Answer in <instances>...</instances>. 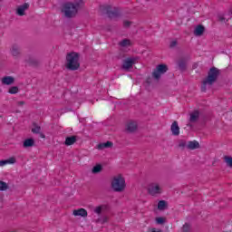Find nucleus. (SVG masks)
Returning <instances> with one entry per match:
<instances>
[{"label": "nucleus", "mask_w": 232, "mask_h": 232, "mask_svg": "<svg viewBox=\"0 0 232 232\" xmlns=\"http://www.w3.org/2000/svg\"><path fill=\"white\" fill-rule=\"evenodd\" d=\"M82 1L79 2H66L62 5V13L65 17H75L77 15V12H79V7Z\"/></svg>", "instance_id": "1"}, {"label": "nucleus", "mask_w": 232, "mask_h": 232, "mask_svg": "<svg viewBox=\"0 0 232 232\" xmlns=\"http://www.w3.org/2000/svg\"><path fill=\"white\" fill-rule=\"evenodd\" d=\"M170 46H171V48L177 46V41L173 40V41L170 43Z\"/></svg>", "instance_id": "31"}, {"label": "nucleus", "mask_w": 232, "mask_h": 232, "mask_svg": "<svg viewBox=\"0 0 232 232\" xmlns=\"http://www.w3.org/2000/svg\"><path fill=\"white\" fill-rule=\"evenodd\" d=\"M147 191L151 197H157L158 195H162V186L157 182L150 183Z\"/></svg>", "instance_id": "4"}, {"label": "nucleus", "mask_w": 232, "mask_h": 232, "mask_svg": "<svg viewBox=\"0 0 232 232\" xmlns=\"http://www.w3.org/2000/svg\"><path fill=\"white\" fill-rule=\"evenodd\" d=\"M218 77V69L217 68L210 69L208 78L204 81V85L207 86V84H209V85L213 84V82L217 81Z\"/></svg>", "instance_id": "5"}, {"label": "nucleus", "mask_w": 232, "mask_h": 232, "mask_svg": "<svg viewBox=\"0 0 232 232\" xmlns=\"http://www.w3.org/2000/svg\"><path fill=\"white\" fill-rule=\"evenodd\" d=\"M137 61H139L138 57L128 58L123 63V69L130 70V68H131V66H133V64H135Z\"/></svg>", "instance_id": "8"}, {"label": "nucleus", "mask_w": 232, "mask_h": 232, "mask_svg": "<svg viewBox=\"0 0 232 232\" xmlns=\"http://www.w3.org/2000/svg\"><path fill=\"white\" fill-rule=\"evenodd\" d=\"M170 131L172 135H175V136L180 135V127H179V123L177 121L172 122L170 127Z\"/></svg>", "instance_id": "11"}, {"label": "nucleus", "mask_w": 232, "mask_h": 232, "mask_svg": "<svg viewBox=\"0 0 232 232\" xmlns=\"http://www.w3.org/2000/svg\"><path fill=\"white\" fill-rule=\"evenodd\" d=\"M108 220H110V218H108V216H102L98 218V223L99 224H106V222H108Z\"/></svg>", "instance_id": "24"}, {"label": "nucleus", "mask_w": 232, "mask_h": 232, "mask_svg": "<svg viewBox=\"0 0 232 232\" xmlns=\"http://www.w3.org/2000/svg\"><path fill=\"white\" fill-rule=\"evenodd\" d=\"M158 209H160V211H164V209H168V205H166V204H159L158 205Z\"/></svg>", "instance_id": "28"}, {"label": "nucleus", "mask_w": 232, "mask_h": 232, "mask_svg": "<svg viewBox=\"0 0 232 232\" xmlns=\"http://www.w3.org/2000/svg\"><path fill=\"white\" fill-rule=\"evenodd\" d=\"M198 111H195L190 113V122H196V121L198 119Z\"/></svg>", "instance_id": "20"}, {"label": "nucleus", "mask_w": 232, "mask_h": 232, "mask_svg": "<svg viewBox=\"0 0 232 232\" xmlns=\"http://www.w3.org/2000/svg\"><path fill=\"white\" fill-rule=\"evenodd\" d=\"M101 171H102V164H96L94 167H92V173L97 174V173H101Z\"/></svg>", "instance_id": "19"}, {"label": "nucleus", "mask_w": 232, "mask_h": 232, "mask_svg": "<svg viewBox=\"0 0 232 232\" xmlns=\"http://www.w3.org/2000/svg\"><path fill=\"white\" fill-rule=\"evenodd\" d=\"M95 213H98V215H101V213H102V211H104V206H99L95 208Z\"/></svg>", "instance_id": "27"}, {"label": "nucleus", "mask_w": 232, "mask_h": 232, "mask_svg": "<svg viewBox=\"0 0 232 232\" xmlns=\"http://www.w3.org/2000/svg\"><path fill=\"white\" fill-rule=\"evenodd\" d=\"M180 148H187L188 150H198L200 148V143L197 140L193 141H180L179 142Z\"/></svg>", "instance_id": "7"}, {"label": "nucleus", "mask_w": 232, "mask_h": 232, "mask_svg": "<svg viewBox=\"0 0 232 232\" xmlns=\"http://www.w3.org/2000/svg\"><path fill=\"white\" fill-rule=\"evenodd\" d=\"M204 34V26L198 25L194 30V35L200 36Z\"/></svg>", "instance_id": "16"}, {"label": "nucleus", "mask_w": 232, "mask_h": 232, "mask_svg": "<svg viewBox=\"0 0 232 232\" xmlns=\"http://www.w3.org/2000/svg\"><path fill=\"white\" fill-rule=\"evenodd\" d=\"M35 144L34 139H27L24 141V148H32Z\"/></svg>", "instance_id": "18"}, {"label": "nucleus", "mask_w": 232, "mask_h": 232, "mask_svg": "<svg viewBox=\"0 0 232 232\" xmlns=\"http://www.w3.org/2000/svg\"><path fill=\"white\" fill-rule=\"evenodd\" d=\"M168 72V65L166 64H160L156 67V70L153 72L154 79H160L164 73Z\"/></svg>", "instance_id": "6"}, {"label": "nucleus", "mask_w": 232, "mask_h": 232, "mask_svg": "<svg viewBox=\"0 0 232 232\" xmlns=\"http://www.w3.org/2000/svg\"><path fill=\"white\" fill-rule=\"evenodd\" d=\"M111 146H113V143L111 142V141H107V142H104V143H100L97 146V149L98 150H104V148H111Z\"/></svg>", "instance_id": "17"}, {"label": "nucleus", "mask_w": 232, "mask_h": 232, "mask_svg": "<svg viewBox=\"0 0 232 232\" xmlns=\"http://www.w3.org/2000/svg\"><path fill=\"white\" fill-rule=\"evenodd\" d=\"M77 142V138L75 136L67 137L65 139V146H72Z\"/></svg>", "instance_id": "15"}, {"label": "nucleus", "mask_w": 232, "mask_h": 232, "mask_svg": "<svg viewBox=\"0 0 232 232\" xmlns=\"http://www.w3.org/2000/svg\"><path fill=\"white\" fill-rule=\"evenodd\" d=\"M121 48H128V46H131V41L125 39L120 43Z\"/></svg>", "instance_id": "22"}, {"label": "nucleus", "mask_w": 232, "mask_h": 232, "mask_svg": "<svg viewBox=\"0 0 232 232\" xmlns=\"http://www.w3.org/2000/svg\"><path fill=\"white\" fill-rule=\"evenodd\" d=\"M32 131H33V133H40V131H41V127H39V126H34V127L32 129Z\"/></svg>", "instance_id": "30"}, {"label": "nucleus", "mask_w": 232, "mask_h": 232, "mask_svg": "<svg viewBox=\"0 0 232 232\" xmlns=\"http://www.w3.org/2000/svg\"><path fill=\"white\" fill-rule=\"evenodd\" d=\"M189 231H191V225H189L188 223L183 225L181 232H189Z\"/></svg>", "instance_id": "26"}, {"label": "nucleus", "mask_w": 232, "mask_h": 232, "mask_svg": "<svg viewBox=\"0 0 232 232\" xmlns=\"http://www.w3.org/2000/svg\"><path fill=\"white\" fill-rule=\"evenodd\" d=\"M125 26H130V22H125Z\"/></svg>", "instance_id": "34"}, {"label": "nucleus", "mask_w": 232, "mask_h": 232, "mask_svg": "<svg viewBox=\"0 0 232 232\" xmlns=\"http://www.w3.org/2000/svg\"><path fill=\"white\" fill-rule=\"evenodd\" d=\"M81 66L79 53L72 52L69 53L66 56L65 67L67 70H72L75 72V70H79Z\"/></svg>", "instance_id": "3"}, {"label": "nucleus", "mask_w": 232, "mask_h": 232, "mask_svg": "<svg viewBox=\"0 0 232 232\" xmlns=\"http://www.w3.org/2000/svg\"><path fill=\"white\" fill-rule=\"evenodd\" d=\"M111 188L116 193H122L126 189V178L122 174H117L111 178Z\"/></svg>", "instance_id": "2"}, {"label": "nucleus", "mask_w": 232, "mask_h": 232, "mask_svg": "<svg viewBox=\"0 0 232 232\" xmlns=\"http://www.w3.org/2000/svg\"><path fill=\"white\" fill-rule=\"evenodd\" d=\"M159 204H166V201L160 200V201H159Z\"/></svg>", "instance_id": "33"}, {"label": "nucleus", "mask_w": 232, "mask_h": 232, "mask_svg": "<svg viewBox=\"0 0 232 232\" xmlns=\"http://www.w3.org/2000/svg\"><path fill=\"white\" fill-rule=\"evenodd\" d=\"M1 82L5 86H10L11 84H14L15 82V78L14 76H4L1 79Z\"/></svg>", "instance_id": "10"}, {"label": "nucleus", "mask_w": 232, "mask_h": 232, "mask_svg": "<svg viewBox=\"0 0 232 232\" xmlns=\"http://www.w3.org/2000/svg\"><path fill=\"white\" fill-rule=\"evenodd\" d=\"M16 160L14 157H11L5 160H0V168H3V166H6L8 164H15Z\"/></svg>", "instance_id": "13"}, {"label": "nucleus", "mask_w": 232, "mask_h": 232, "mask_svg": "<svg viewBox=\"0 0 232 232\" xmlns=\"http://www.w3.org/2000/svg\"><path fill=\"white\" fill-rule=\"evenodd\" d=\"M72 215L73 217H82V218H86V217H88V211L84 208H78L72 211Z\"/></svg>", "instance_id": "9"}, {"label": "nucleus", "mask_w": 232, "mask_h": 232, "mask_svg": "<svg viewBox=\"0 0 232 232\" xmlns=\"http://www.w3.org/2000/svg\"><path fill=\"white\" fill-rule=\"evenodd\" d=\"M40 137H41V139H45L46 136H44V133H40Z\"/></svg>", "instance_id": "32"}, {"label": "nucleus", "mask_w": 232, "mask_h": 232, "mask_svg": "<svg viewBox=\"0 0 232 232\" xmlns=\"http://www.w3.org/2000/svg\"><path fill=\"white\" fill-rule=\"evenodd\" d=\"M157 224H164L166 222V218H156Z\"/></svg>", "instance_id": "29"}, {"label": "nucleus", "mask_w": 232, "mask_h": 232, "mask_svg": "<svg viewBox=\"0 0 232 232\" xmlns=\"http://www.w3.org/2000/svg\"><path fill=\"white\" fill-rule=\"evenodd\" d=\"M224 162L227 166V168H232V157L231 156H225Z\"/></svg>", "instance_id": "21"}, {"label": "nucleus", "mask_w": 232, "mask_h": 232, "mask_svg": "<svg viewBox=\"0 0 232 232\" xmlns=\"http://www.w3.org/2000/svg\"><path fill=\"white\" fill-rule=\"evenodd\" d=\"M28 4H24L20 6H18L17 10H16V14L18 15H24V12H26V10H28Z\"/></svg>", "instance_id": "14"}, {"label": "nucleus", "mask_w": 232, "mask_h": 232, "mask_svg": "<svg viewBox=\"0 0 232 232\" xmlns=\"http://www.w3.org/2000/svg\"><path fill=\"white\" fill-rule=\"evenodd\" d=\"M8 189V184L4 181H0V191H6Z\"/></svg>", "instance_id": "25"}, {"label": "nucleus", "mask_w": 232, "mask_h": 232, "mask_svg": "<svg viewBox=\"0 0 232 232\" xmlns=\"http://www.w3.org/2000/svg\"><path fill=\"white\" fill-rule=\"evenodd\" d=\"M137 130V122L135 121H130L129 123H127L126 125V130L129 133H132V131H135Z\"/></svg>", "instance_id": "12"}, {"label": "nucleus", "mask_w": 232, "mask_h": 232, "mask_svg": "<svg viewBox=\"0 0 232 232\" xmlns=\"http://www.w3.org/2000/svg\"><path fill=\"white\" fill-rule=\"evenodd\" d=\"M8 93H10L11 95H15V93H19V87L17 86L10 87L8 90Z\"/></svg>", "instance_id": "23"}, {"label": "nucleus", "mask_w": 232, "mask_h": 232, "mask_svg": "<svg viewBox=\"0 0 232 232\" xmlns=\"http://www.w3.org/2000/svg\"><path fill=\"white\" fill-rule=\"evenodd\" d=\"M14 49L13 48L12 53H13V55H16V53H14Z\"/></svg>", "instance_id": "35"}]
</instances>
